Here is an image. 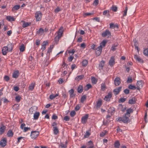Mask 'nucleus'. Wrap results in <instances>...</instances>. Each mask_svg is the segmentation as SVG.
<instances>
[{"label": "nucleus", "instance_id": "1", "mask_svg": "<svg viewBox=\"0 0 148 148\" xmlns=\"http://www.w3.org/2000/svg\"><path fill=\"white\" fill-rule=\"evenodd\" d=\"M13 49V46L12 44L8 45V46L4 47L2 49V53L3 55H5L8 52L11 51Z\"/></svg>", "mask_w": 148, "mask_h": 148}, {"label": "nucleus", "instance_id": "2", "mask_svg": "<svg viewBox=\"0 0 148 148\" xmlns=\"http://www.w3.org/2000/svg\"><path fill=\"white\" fill-rule=\"evenodd\" d=\"M63 32V27H61L59 29L57 35L55 38V41H58L60 38L62 36Z\"/></svg>", "mask_w": 148, "mask_h": 148}, {"label": "nucleus", "instance_id": "3", "mask_svg": "<svg viewBox=\"0 0 148 148\" xmlns=\"http://www.w3.org/2000/svg\"><path fill=\"white\" fill-rule=\"evenodd\" d=\"M35 17L36 21L41 20L42 16V14L40 11L36 12L35 13Z\"/></svg>", "mask_w": 148, "mask_h": 148}, {"label": "nucleus", "instance_id": "4", "mask_svg": "<svg viewBox=\"0 0 148 148\" xmlns=\"http://www.w3.org/2000/svg\"><path fill=\"white\" fill-rule=\"evenodd\" d=\"M39 132L37 131H32L31 132V137L32 139H35L39 135Z\"/></svg>", "mask_w": 148, "mask_h": 148}, {"label": "nucleus", "instance_id": "5", "mask_svg": "<svg viewBox=\"0 0 148 148\" xmlns=\"http://www.w3.org/2000/svg\"><path fill=\"white\" fill-rule=\"evenodd\" d=\"M25 124L23 123L21 124L20 126V128L22 130H23V132H27V131L30 130L31 128L30 127H25Z\"/></svg>", "mask_w": 148, "mask_h": 148}, {"label": "nucleus", "instance_id": "6", "mask_svg": "<svg viewBox=\"0 0 148 148\" xmlns=\"http://www.w3.org/2000/svg\"><path fill=\"white\" fill-rule=\"evenodd\" d=\"M101 35L103 37H107L108 38L110 37L111 36V33L108 30H106L104 32H103Z\"/></svg>", "mask_w": 148, "mask_h": 148}, {"label": "nucleus", "instance_id": "7", "mask_svg": "<svg viewBox=\"0 0 148 148\" xmlns=\"http://www.w3.org/2000/svg\"><path fill=\"white\" fill-rule=\"evenodd\" d=\"M130 117V116H128V115H126L125 114L122 117L123 122L126 123L129 122L130 121L129 117Z\"/></svg>", "mask_w": 148, "mask_h": 148}, {"label": "nucleus", "instance_id": "8", "mask_svg": "<svg viewBox=\"0 0 148 148\" xmlns=\"http://www.w3.org/2000/svg\"><path fill=\"white\" fill-rule=\"evenodd\" d=\"M7 144V139L4 138L2 139L0 141V145L2 147H5Z\"/></svg>", "mask_w": 148, "mask_h": 148}, {"label": "nucleus", "instance_id": "9", "mask_svg": "<svg viewBox=\"0 0 148 148\" xmlns=\"http://www.w3.org/2000/svg\"><path fill=\"white\" fill-rule=\"evenodd\" d=\"M102 50L101 47L99 46L95 49V53L97 56H99L101 55Z\"/></svg>", "mask_w": 148, "mask_h": 148}, {"label": "nucleus", "instance_id": "10", "mask_svg": "<svg viewBox=\"0 0 148 148\" xmlns=\"http://www.w3.org/2000/svg\"><path fill=\"white\" fill-rule=\"evenodd\" d=\"M114 84L116 86H119L121 83L120 78L119 77H116L114 79Z\"/></svg>", "mask_w": 148, "mask_h": 148}, {"label": "nucleus", "instance_id": "11", "mask_svg": "<svg viewBox=\"0 0 148 148\" xmlns=\"http://www.w3.org/2000/svg\"><path fill=\"white\" fill-rule=\"evenodd\" d=\"M109 64L110 66L112 67L115 64V58L114 56L111 57L110 59V60L109 62Z\"/></svg>", "mask_w": 148, "mask_h": 148}, {"label": "nucleus", "instance_id": "12", "mask_svg": "<svg viewBox=\"0 0 148 148\" xmlns=\"http://www.w3.org/2000/svg\"><path fill=\"white\" fill-rule=\"evenodd\" d=\"M102 103V100L101 99H99L96 104V108L97 109H99L100 108V107L101 106Z\"/></svg>", "mask_w": 148, "mask_h": 148}, {"label": "nucleus", "instance_id": "13", "mask_svg": "<svg viewBox=\"0 0 148 148\" xmlns=\"http://www.w3.org/2000/svg\"><path fill=\"white\" fill-rule=\"evenodd\" d=\"M112 96V93L110 92L105 96L104 100L106 101H110Z\"/></svg>", "mask_w": 148, "mask_h": 148}, {"label": "nucleus", "instance_id": "14", "mask_svg": "<svg viewBox=\"0 0 148 148\" xmlns=\"http://www.w3.org/2000/svg\"><path fill=\"white\" fill-rule=\"evenodd\" d=\"M88 116V114H86L82 118V123L85 124L86 122Z\"/></svg>", "mask_w": 148, "mask_h": 148}, {"label": "nucleus", "instance_id": "15", "mask_svg": "<svg viewBox=\"0 0 148 148\" xmlns=\"http://www.w3.org/2000/svg\"><path fill=\"white\" fill-rule=\"evenodd\" d=\"M121 88L122 87L120 86L115 89L113 90V92L114 95H116L118 94L119 92L121 90Z\"/></svg>", "mask_w": 148, "mask_h": 148}, {"label": "nucleus", "instance_id": "16", "mask_svg": "<svg viewBox=\"0 0 148 148\" xmlns=\"http://www.w3.org/2000/svg\"><path fill=\"white\" fill-rule=\"evenodd\" d=\"M137 89L139 90L140 88L143 86V84L141 81H138L136 83Z\"/></svg>", "mask_w": 148, "mask_h": 148}, {"label": "nucleus", "instance_id": "17", "mask_svg": "<svg viewBox=\"0 0 148 148\" xmlns=\"http://www.w3.org/2000/svg\"><path fill=\"white\" fill-rule=\"evenodd\" d=\"M107 42V41L106 40H103L100 43V45L99 46H100V47H101V48H103V47H104L106 44Z\"/></svg>", "mask_w": 148, "mask_h": 148}, {"label": "nucleus", "instance_id": "18", "mask_svg": "<svg viewBox=\"0 0 148 148\" xmlns=\"http://www.w3.org/2000/svg\"><path fill=\"white\" fill-rule=\"evenodd\" d=\"M133 110L131 108H129L127 109L126 110V112L125 114L126 115H128V116H130V113L132 112Z\"/></svg>", "mask_w": 148, "mask_h": 148}, {"label": "nucleus", "instance_id": "19", "mask_svg": "<svg viewBox=\"0 0 148 148\" xmlns=\"http://www.w3.org/2000/svg\"><path fill=\"white\" fill-rule=\"evenodd\" d=\"M35 84L34 83H32L30 84L29 86V89L31 91H32L34 89Z\"/></svg>", "mask_w": 148, "mask_h": 148}, {"label": "nucleus", "instance_id": "20", "mask_svg": "<svg viewBox=\"0 0 148 148\" xmlns=\"http://www.w3.org/2000/svg\"><path fill=\"white\" fill-rule=\"evenodd\" d=\"M134 58L138 62H143V60L141 59L140 57L137 55H135L134 56Z\"/></svg>", "mask_w": 148, "mask_h": 148}, {"label": "nucleus", "instance_id": "21", "mask_svg": "<svg viewBox=\"0 0 148 148\" xmlns=\"http://www.w3.org/2000/svg\"><path fill=\"white\" fill-rule=\"evenodd\" d=\"M40 113L38 112H35L34 115V120H37L39 116Z\"/></svg>", "mask_w": 148, "mask_h": 148}, {"label": "nucleus", "instance_id": "22", "mask_svg": "<svg viewBox=\"0 0 148 148\" xmlns=\"http://www.w3.org/2000/svg\"><path fill=\"white\" fill-rule=\"evenodd\" d=\"M20 6L19 5H16L12 7V11L13 12L17 10L20 8Z\"/></svg>", "mask_w": 148, "mask_h": 148}, {"label": "nucleus", "instance_id": "23", "mask_svg": "<svg viewBox=\"0 0 148 148\" xmlns=\"http://www.w3.org/2000/svg\"><path fill=\"white\" fill-rule=\"evenodd\" d=\"M6 127H5L3 125H2L1 127H0V134H2L5 131V130Z\"/></svg>", "mask_w": 148, "mask_h": 148}, {"label": "nucleus", "instance_id": "24", "mask_svg": "<svg viewBox=\"0 0 148 148\" xmlns=\"http://www.w3.org/2000/svg\"><path fill=\"white\" fill-rule=\"evenodd\" d=\"M19 71H18L14 72L12 74V77L14 78H17L18 76Z\"/></svg>", "mask_w": 148, "mask_h": 148}, {"label": "nucleus", "instance_id": "25", "mask_svg": "<svg viewBox=\"0 0 148 148\" xmlns=\"http://www.w3.org/2000/svg\"><path fill=\"white\" fill-rule=\"evenodd\" d=\"M77 92L79 93L82 92L83 91V87L81 85H79L77 89Z\"/></svg>", "mask_w": 148, "mask_h": 148}, {"label": "nucleus", "instance_id": "26", "mask_svg": "<svg viewBox=\"0 0 148 148\" xmlns=\"http://www.w3.org/2000/svg\"><path fill=\"white\" fill-rule=\"evenodd\" d=\"M6 19L9 21H14L15 20V18L11 16H7L6 17Z\"/></svg>", "mask_w": 148, "mask_h": 148}, {"label": "nucleus", "instance_id": "27", "mask_svg": "<svg viewBox=\"0 0 148 148\" xmlns=\"http://www.w3.org/2000/svg\"><path fill=\"white\" fill-rule=\"evenodd\" d=\"M84 77V75H81L77 76L75 78V80L77 81H79L83 79Z\"/></svg>", "mask_w": 148, "mask_h": 148}, {"label": "nucleus", "instance_id": "28", "mask_svg": "<svg viewBox=\"0 0 148 148\" xmlns=\"http://www.w3.org/2000/svg\"><path fill=\"white\" fill-rule=\"evenodd\" d=\"M88 64V61L86 60H83L82 62V66L85 67Z\"/></svg>", "mask_w": 148, "mask_h": 148}, {"label": "nucleus", "instance_id": "29", "mask_svg": "<svg viewBox=\"0 0 148 148\" xmlns=\"http://www.w3.org/2000/svg\"><path fill=\"white\" fill-rule=\"evenodd\" d=\"M13 133L11 130H9L7 134V135L8 137H12L13 136Z\"/></svg>", "mask_w": 148, "mask_h": 148}, {"label": "nucleus", "instance_id": "30", "mask_svg": "<svg viewBox=\"0 0 148 148\" xmlns=\"http://www.w3.org/2000/svg\"><path fill=\"white\" fill-rule=\"evenodd\" d=\"M59 94L58 93H57L55 95H54L53 94H51L49 96V98L51 100H52L54 98H55L57 96H58Z\"/></svg>", "mask_w": 148, "mask_h": 148}, {"label": "nucleus", "instance_id": "31", "mask_svg": "<svg viewBox=\"0 0 148 148\" xmlns=\"http://www.w3.org/2000/svg\"><path fill=\"white\" fill-rule=\"evenodd\" d=\"M92 86L91 84H87L84 87V90L85 91H87Z\"/></svg>", "mask_w": 148, "mask_h": 148}, {"label": "nucleus", "instance_id": "32", "mask_svg": "<svg viewBox=\"0 0 148 148\" xmlns=\"http://www.w3.org/2000/svg\"><path fill=\"white\" fill-rule=\"evenodd\" d=\"M37 107H33L31 108L29 110V111L30 112L31 114H32L33 112H35L36 110H35L36 109Z\"/></svg>", "mask_w": 148, "mask_h": 148}, {"label": "nucleus", "instance_id": "33", "mask_svg": "<svg viewBox=\"0 0 148 148\" xmlns=\"http://www.w3.org/2000/svg\"><path fill=\"white\" fill-rule=\"evenodd\" d=\"M37 32L38 34H40L42 35L44 33V29L42 28H40Z\"/></svg>", "mask_w": 148, "mask_h": 148}, {"label": "nucleus", "instance_id": "34", "mask_svg": "<svg viewBox=\"0 0 148 148\" xmlns=\"http://www.w3.org/2000/svg\"><path fill=\"white\" fill-rule=\"evenodd\" d=\"M86 96L85 95H84L82 96L80 102L82 103H83L84 101L86 100Z\"/></svg>", "mask_w": 148, "mask_h": 148}, {"label": "nucleus", "instance_id": "35", "mask_svg": "<svg viewBox=\"0 0 148 148\" xmlns=\"http://www.w3.org/2000/svg\"><path fill=\"white\" fill-rule=\"evenodd\" d=\"M53 131L55 135H57L59 133V130L57 127H55L54 128H53Z\"/></svg>", "mask_w": 148, "mask_h": 148}, {"label": "nucleus", "instance_id": "36", "mask_svg": "<svg viewBox=\"0 0 148 148\" xmlns=\"http://www.w3.org/2000/svg\"><path fill=\"white\" fill-rule=\"evenodd\" d=\"M111 9L114 12H116L117 11V8L116 6L113 5L111 8Z\"/></svg>", "mask_w": 148, "mask_h": 148}, {"label": "nucleus", "instance_id": "37", "mask_svg": "<svg viewBox=\"0 0 148 148\" xmlns=\"http://www.w3.org/2000/svg\"><path fill=\"white\" fill-rule=\"evenodd\" d=\"M120 145L118 141H116L114 143V147L116 148H119Z\"/></svg>", "mask_w": 148, "mask_h": 148}, {"label": "nucleus", "instance_id": "38", "mask_svg": "<svg viewBox=\"0 0 148 148\" xmlns=\"http://www.w3.org/2000/svg\"><path fill=\"white\" fill-rule=\"evenodd\" d=\"M30 24H31V23H30L27 22V23H24L22 27L23 28H25L28 26H29Z\"/></svg>", "mask_w": 148, "mask_h": 148}, {"label": "nucleus", "instance_id": "39", "mask_svg": "<svg viewBox=\"0 0 148 148\" xmlns=\"http://www.w3.org/2000/svg\"><path fill=\"white\" fill-rule=\"evenodd\" d=\"M128 88L130 89L133 90H134L136 89H137V88L136 87H135L132 84L130 85L129 86Z\"/></svg>", "mask_w": 148, "mask_h": 148}, {"label": "nucleus", "instance_id": "40", "mask_svg": "<svg viewBox=\"0 0 148 148\" xmlns=\"http://www.w3.org/2000/svg\"><path fill=\"white\" fill-rule=\"evenodd\" d=\"M69 94L71 97H72L74 96V95H73L74 92V90L73 89H71L69 90Z\"/></svg>", "mask_w": 148, "mask_h": 148}, {"label": "nucleus", "instance_id": "41", "mask_svg": "<svg viewBox=\"0 0 148 148\" xmlns=\"http://www.w3.org/2000/svg\"><path fill=\"white\" fill-rule=\"evenodd\" d=\"M21 98V97L19 95H17L15 99L17 102H18L20 101Z\"/></svg>", "mask_w": 148, "mask_h": 148}, {"label": "nucleus", "instance_id": "42", "mask_svg": "<svg viewBox=\"0 0 148 148\" xmlns=\"http://www.w3.org/2000/svg\"><path fill=\"white\" fill-rule=\"evenodd\" d=\"M134 45L135 46V49H136L138 52L139 51V49L138 47V42L137 41H136L134 42Z\"/></svg>", "mask_w": 148, "mask_h": 148}, {"label": "nucleus", "instance_id": "43", "mask_svg": "<svg viewBox=\"0 0 148 148\" xmlns=\"http://www.w3.org/2000/svg\"><path fill=\"white\" fill-rule=\"evenodd\" d=\"M25 49V47L24 44H22L20 46V50L21 51L23 52V51Z\"/></svg>", "mask_w": 148, "mask_h": 148}, {"label": "nucleus", "instance_id": "44", "mask_svg": "<svg viewBox=\"0 0 148 148\" xmlns=\"http://www.w3.org/2000/svg\"><path fill=\"white\" fill-rule=\"evenodd\" d=\"M90 135V133L88 131H86L85 134L84 135L85 138H88Z\"/></svg>", "mask_w": 148, "mask_h": 148}, {"label": "nucleus", "instance_id": "45", "mask_svg": "<svg viewBox=\"0 0 148 148\" xmlns=\"http://www.w3.org/2000/svg\"><path fill=\"white\" fill-rule=\"evenodd\" d=\"M143 53L145 56H148V49H144L143 51Z\"/></svg>", "mask_w": 148, "mask_h": 148}, {"label": "nucleus", "instance_id": "46", "mask_svg": "<svg viewBox=\"0 0 148 148\" xmlns=\"http://www.w3.org/2000/svg\"><path fill=\"white\" fill-rule=\"evenodd\" d=\"M117 47V45H113L111 48V50L112 51H114L116 49Z\"/></svg>", "mask_w": 148, "mask_h": 148}, {"label": "nucleus", "instance_id": "47", "mask_svg": "<svg viewBox=\"0 0 148 148\" xmlns=\"http://www.w3.org/2000/svg\"><path fill=\"white\" fill-rule=\"evenodd\" d=\"M91 81L92 83L93 84H96L97 82L96 79L94 77H92Z\"/></svg>", "mask_w": 148, "mask_h": 148}, {"label": "nucleus", "instance_id": "48", "mask_svg": "<svg viewBox=\"0 0 148 148\" xmlns=\"http://www.w3.org/2000/svg\"><path fill=\"white\" fill-rule=\"evenodd\" d=\"M67 146L62 143H60L59 146V148H66Z\"/></svg>", "mask_w": 148, "mask_h": 148}, {"label": "nucleus", "instance_id": "49", "mask_svg": "<svg viewBox=\"0 0 148 148\" xmlns=\"http://www.w3.org/2000/svg\"><path fill=\"white\" fill-rule=\"evenodd\" d=\"M101 89L102 91H104L106 89V86L104 83H102L101 85Z\"/></svg>", "mask_w": 148, "mask_h": 148}, {"label": "nucleus", "instance_id": "50", "mask_svg": "<svg viewBox=\"0 0 148 148\" xmlns=\"http://www.w3.org/2000/svg\"><path fill=\"white\" fill-rule=\"evenodd\" d=\"M107 131L106 130H104V131L102 132L100 134V136L101 137H103L106 134V133Z\"/></svg>", "mask_w": 148, "mask_h": 148}, {"label": "nucleus", "instance_id": "51", "mask_svg": "<svg viewBox=\"0 0 148 148\" xmlns=\"http://www.w3.org/2000/svg\"><path fill=\"white\" fill-rule=\"evenodd\" d=\"M132 77H128L127 82V83H130L132 82Z\"/></svg>", "mask_w": 148, "mask_h": 148}, {"label": "nucleus", "instance_id": "52", "mask_svg": "<svg viewBox=\"0 0 148 148\" xmlns=\"http://www.w3.org/2000/svg\"><path fill=\"white\" fill-rule=\"evenodd\" d=\"M76 114V112L74 110L71 111L70 113V115L71 117H73Z\"/></svg>", "mask_w": 148, "mask_h": 148}, {"label": "nucleus", "instance_id": "53", "mask_svg": "<svg viewBox=\"0 0 148 148\" xmlns=\"http://www.w3.org/2000/svg\"><path fill=\"white\" fill-rule=\"evenodd\" d=\"M73 58V56H70L68 58L67 60L69 62H71L72 61Z\"/></svg>", "mask_w": 148, "mask_h": 148}, {"label": "nucleus", "instance_id": "54", "mask_svg": "<svg viewBox=\"0 0 148 148\" xmlns=\"http://www.w3.org/2000/svg\"><path fill=\"white\" fill-rule=\"evenodd\" d=\"M107 14H108V15H109V11L108 10H104L103 12V15H106Z\"/></svg>", "mask_w": 148, "mask_h": 148}, {"label": "nucleus", "instance_id": "55", "mask_svg": "<svg viewBox=\"0 0 148 148\" xmlns=\"http://www.w3.org/2000/svg\"><path fill=\"white\" fill-rule=\"evenodd\" d=\"M127 10V7H125V10L124 11V14H123V16H124L126 15Z\"/></svg>", "mask_w": 148, "mask_h": 148}, {"label": "nucleus", "instance_id": "56", "mask_svg": "<svg viewBox=\"0 0 148 148\" xmlns=\"http://www.w3.org/2000/svg\"><path fill=\"white\" fill-rule=\"evenodd\" d=\"M104 65V62L103 61H101L100 62L99 64V66H101L102 67H103Z\"/></svg>", "mask_w": 148, "mask_h": 148}, {"label": "nucleus", "instance_id": "57", "mask_svg": "<svg viewBox=\"0 0 148 148\" xmlns=\"http://www.w3.org/2000/svg\"><path fill=\"white\" fill-rule=\"evenodd\" d=\"M126 100V99L124 98H120L119 101V102H123Z\"/></svg>", "mask_w": 148, "mask_h": 148}, {"label": "nucleus", "instance_id": "58", "mask_svg": "<svg viewBox=\"0 0 148 148\" xmlns=\"http://www.w3.org/2000/svg\"><path fill=\"white\" fill-rule=\"evenodd\" d=\"M69 117L67 116H66L64 117V120L66 121H69Z\"/></svg>", "mask_w": 148, "mask_h": 148}, {"label": "nucleus", "instance_id": "59", "mask_svg": "<svg viewBox=\"0 0 148 148\" xmlns=\"http://www.w3.org/2000/svg\"><path fill=\"white\" fill-rule=\"evenodd\" d=\"M4 80L7 82H8L9 80V77L8 76H5L4 77Z\"/></svg>", "mask_w": 148, "mask_h": 148}, {"label": "nucleus", "instance_id": "60", "mask_svg": "<svg viewBox=\"0 0 148 148\" xmlns=\"http://www.w3.org/2000/svg\"><path fill=\"white\" fill-rule=\"evenodd\" d=\"M124 93L126 94H128L130 92V90L129 89H126L124 90Z\"/></svg>", "mask_w": 148, "mask_h": 148}, {"label": "nucleus", "instance_id": "61", "mask_svg": "<svg viewBox=\"0 0 148 148\" xmlns=\"http://www.w3.org/2000/svg\"><path fill=\"white\" fill-rule=\"evenodd\" d=\"M99 3V1L98 0H95L93 2V4L94 5H97Z\"/></svg>", "mask_w": 148, "mask_h": 148}, {"label": "nucleus", "instance_id": "62", "mask_svg": "<svg viewBox=\"0 0 148 148\" xmlns=\"http://www.w3.org/2000/svg\"><path fill=\"white\" fill-rule=\"evenodd\" d=\"M128 102L130 104H133L134 103V101L133 99H131L129 100Z\"/></svg>", "mask_w": 148, "mask_h": 148}, {"label": "nucleus", "instance_id": "63", "mask_svg": "<svg viewBox=\"0 0 148 148\" xmlns=\"http://www.w3.org/2000/svg\"><path fill=\"white\" fill-rule=\"evenodd\" d=\"M86 46L85 44L84 43H82L80 45V47L83 49H84L85 48Z\"/></svg>", "mask_w": 148, "mask_h": 148}, {"label": "nucleus", "instance_id": "64", "mask_svg": "<svg viewBox=\"0 0 148 148\" xmlns=\"http://www.w3.org/2000/svg\"><path fill=\"white\" fill-rule=\"evenodd\" d=\"M57 123L55 122H54L52 123V125L53 127V128H54L55 127H57Z\"/></svg>", "mask_w": 148, "mask_h": 148}]
</instances>
